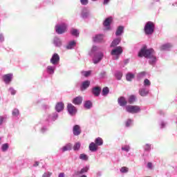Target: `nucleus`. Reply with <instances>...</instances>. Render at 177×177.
I'll return each instance as SVG.
<instances>
[{
	"label": "nucleus",
	"instance_id": "f3484780",
	"mask_svg": "<svg viewBox=\"0 0 177 177\" xmlns=\"http://www.w3.org/2000/svg\"><path fill=\"white\" fill-rule=\"evenodd\" d=\"M64 110V104L63 102H57L55 105L56 113H62Z\"/></svg>",
	"mask_w": 177,
	"mask_h": 177
},
{
	"label": "nucleus",
	"instance_id": "0e129e2a",
	"mask_svg": "<svg viewBox=\"0 0 177 177\" xmlns=\"http://www.w3.org/2000/svg\"><path fill=\"white\" fill-rule=\"evenodd\" d=\"M58 177H64V173H59Z\"/></svg>",
	"mask_w": 177,
	"mask_h": 177
},
{
	"label": "nucleus",
	"instance_id": "412c9836",
	"mask_svg": "<svg viewBox=\"0 0 177 177\" xmlns=\"http://www.w3.org/2000/svg\"><path fill=\"white\" fill-rule=\"evenodd\" d=\"M172 44L171 43H167L165 44H162L160 46V50H171V48H172Z\"/></svg>",
	"mask_w": 177,
	"mask_h": 177
},
{
	"label": "nucleus",
	"instance_id": "72a5a7b5",
	"mask_svg": "<svg viewBox=\"0 0 177 177\" xmlns=\"http://www.w3.org/2000/svg\"><path fill=\"white\" fill-rule=\"evenodd\" d=\"M122 151H125L126 153H128L131 150V146L129 145H124L122 146Z\"/></svg>",
	"mask_w": 177,
	"mask_h": 177
},
{
	"label": "nucleus",
	"instance_id": "37998d69",
	"mask_svg": "<svg viewBox=\"0 0 177 177\" xmlns=\"http://www.w3.org/2000/svg\"><path fill=\"white\" fill-rule=\"evenodd\" d=\"M110 90L109 87H104L102 89V96H107L108 93H109Z\"/></svg>",
	"mask_w": 177,
	"mask_h": 177
},
{
	"label": "nucleus",
	"instance_id": "f704fd0d",
	"mask_svg": "<svg viewBox=\"0 0 177 177\" xmlns=\"http://www.w3.org/2000/svg\"><path fill=\"white\" fill-rule=\"evenodd\" d=\"M89 16V11L86 10V9H84L82 12V17L83 19H87Z\"/></svg>",
	"mask_w": 177,
	"mask_h": 177
},
{
	"label": "nucleus",
	"instance_id": "c85d7f7f",
	"mask_svg": "<svg viewBox=\"0 0 177 177\" xmlns=\"http://www.w3.org/2000/svg\"><path fill=\"white\" fill-rule=\"evenodd\" d=\"M114 77L118 81L121 80V78H122V71H115V73H114Z\"/></svg>",
	"mask_w": 177,
	"mask_h": 177
},
{
	"label": "nucleus",
	"instance_id": "423d86ee",
	"mask_svg": "<svg viewBox=\"0 0 177 177\" xmlns=\"http://www.w3.org/2000/svg\"><path fill=\"white\" fill-rule=\"evenodd\" d=\"M125 110L127 113H130L131 114H137V113H140V106L127 105L125 106Z\"/></svg>",
	"mask_w": 177,
	"mask_h": 177
},
{
	"label": "nucleus",
	"instance_id": "f03ea898",
	"mask_svg": "<svg viewBox=\"0 0 177 177\" xmlns=\"http://www.w3.org/2000/svg\"><path fill=\"white\" fill-rule=\"evenodd\" d=\"M97 50V46H93L92 49H91V53H90V55L92 56V55H93V62L94 63V64H97V63H99L102 59H103V53H96V51Z\"/></svg>",
	"mask_w": 177,
	"mask_h": 177
},
{
	"label": "nucleus",
	"instance_id": "aec40b11",
	"mask_svg": "<svg viewBox=\"0 0 177 177\" xmlns=\"http://www.w3.org/2000/svg\"><path fill=\"white\" fill-rule=\"evenodd\" d=\"M89 85H91V82L89 80H86L82 83L80 86V89L82 91H86L89 88Z\"/></svg>",
	"mask_w": 177,
	"mask_h": 177
},
{
	"label": "nucleus",
	"instance_id": "4be33fe9",
	"mask_svg": "<svg viewBox=\"0 0 177 177\" xmlns=\"http://www.w3.org/2000/svg\"><path fill=\"white\" fill-rule=\"evenodd\" d=\"M75 45H77V42H75V41L73 40V41H68L67 45L66 46V49H68V50L74 49V47L75 46Z\"/></svg>",
	"mask_w": 177,
	"mask_h": 177
},
{
	"label": "nucleus",
	"instance_id": "473e14b6",
	"mask_svg": "<svg viewBox=\"0 0 177 177\" xmlns=\"http://www.w3.org/2000/svg\"><path fill=\"white\" fill-rule=\"evenodd\" d=\"M79 158L80 160H82V161H88V160H89V157L85 153H81L79 156Z\"/></svg>",
	"mask_w": 177,
	"mask_h": 177
},
{
	"label": "nucleus",
	"instance_id": "0eeeda50",
	"mask_svg": "<svg viewBox=\"0 0 177 177\" xmlns=\"http://www.w3.org/2000/svg\"><path fill=\"white\" fill-rule=\"evenodd\" d=\"M113 21V18L111 17L105 19L103 22V26L105 28L106 31H110L111 30V22Z\"/></svg>",
	"mask_w": 177,
	"mask_h": 177
},
{
	"label": "nucleus",
	"instance_id": "680f3d73",
	"mask_svg": "<svg viewBox=\"0 0 177 177\" xmlns=\"http://www.w3.org/2000/svg\"><path fill=\"white\" fill-rule=\"evenodd\" d=\"M159 114H160V115H165V112L164 111H159Z\"/></svg>",
	"mask_w": 177,
	"mask_h": 177
},
{
	"label": "nucleus",
	"instance_id": "a18cd8bd",
	"mask_svg": "<svg viewBox=\"0 0 177 177\" xmlns=\"http://www.w3.org/2000/svg\"><path fill=\"white\" fill-rule=\"evenodd\" d=\"M8 92H10V95H12V96H15V95H16V93H17V91L16 90H15V88H13V87H10L9 88H8Z\"/></svg>",
	"mask_w": 177,
	"mask_h": 177
},
{
	"label": "nucleus",
	"instance_id": "4d7b16f0",
	"mask_svg": "<svg viewBox=\"0 0 177 177\" xmlns=\"http://www.w3.org/2000/svg\"><path fill=\"white\" fill-rule=\"evenodd\" d=\"M5 41V37H3V34L0 33V42H3Z\"/></svg>",
	"mask_w": 177,
	"mask_h": 177
},
{
	"label": "nucleus",
	"instance_id": "f257e3e1",
	"mask_svg": "<svg viewBox=\"0 0 177 177\" xmlns=\"http://www.w3.org/2000/svg\"><path fill=\"white\" fill-rule=\"evenodd\" d=\"M138 57H146V59H149V63L151 64V66H156V63H157V57H156V52H154L153 48H142L138 53Z\"/></svg>",
	"mask_w": 177,
	"mask_h": 177
},
{
	"label": "nucleus",
	"instance_id": "b1692460",
	"mask_svg": "<svg viewBox=\"0 0 177 177\" xmlns=\"http://www.w3.org/2000/svg\"><path fill=\"white\" fill-rule=\"evenodd\" d=\"M71 149H73V145L71 143H68L62 148H61V150L63 153H64V151H68L71 150Z\"/></svg>",
	"mask_w": 177,
	"mask_h": 177
},
{
	"label": "nucleus",
	"instance_id": "c9c22d12",
	"mask_svg": "<svg viewBox=\"0 0 177 177\" xmlns=\"http://www.w3.org/2000/svg\"><path fill=\"white\" fill-rule=\"evenodd\" d=\"M80 149H81V142H77L75 143V145H73L74 151H79Z\"/></svg>",
	"mask_w": 177,
	"mask_h": 177
},
{
	"label": "nucleus",
	"instance_id": "f8f14e48",
	"mask_svg": "<svg viewBox=\"0 0 177 177\" xmlns=\"http://www.w3.org/2000/svg\"><path fill=\"white\" fill-rule=\"evenodd\" d=\"M12 80H13V73H8L3 76V81L6 84H10V82H12Z\"/></svg>",
	"mask_w": 177,
	"mask_h": 177
},
{
	"label": "nucleus",
	"instance_id": "4468645a",
	"mask_svg": "<svg viewBox=\"0 0 177 177\" xmlns=\"http://www.w3.org/2000/svg\"><path fill=\"white\" fill-rule=\"evenodd\" d=\"M149 90L147 87H142L139 89L138 93L139 95L145 97V96H147L149 95Z\"/></svg>",
	"mask_w": 177,
	"mask_h": 177
},
{
	"label": "nucleus",
	"instance_id": "393cba45",
	"mask_svg": "<svg viewBox=\"0 0 177 177\" xmlns=\"http://www.w3.org/2000/svg\"><path fill=\"white\" fill-rule=\"evenodd\" d=\"M88 149L90 151L95 152V151H97L98 147L95 142H91L88 146Z\"/></svg>",
	"mask_w": 177,
	"mask_h": 177
},
{
	"label": "nucleus",
	"instance_id": "338daca9",
	"mask_svg": "<svg viewBox=\"0 0 177 177\" xmlns=\"http://www.w3.org/2000/svg\"><path fill=\"white\" fill-rule=\"evenodd\" d=\"M97 176H102V172L99 171L97 174Z\"/></svg>",
	"mask_w": 177,
	"mask_h": 177
},
{
	"label": "nucleus",
	"instance_id": "c03bdc74",
	"mask_svg": "<svg viewBox=\"0 0 177 177\" xmlns=\"http://www.w3.org/2000/svg\"><path fill=\"white\" fill-rule=\"evenodd\" d=\"M88 171H89V167L86 166L80 171L79 174H80V175H82V174H86V172H88Z\"/></svg>",
	"mask_w": 177,
	"mask_h": 177
},
{
	"label": "nucleus",
	"instance_id": "58836bf2",
	"mask_svg": "<svg viewBox=\"0 0 177 177\" xmlns=\"http://www.w3.org/2000/svg\"><path fill=\"white\" fill-rule=\"evenodd\" d=\"M133 78H135V75H133V73H129L127 74L126 80L127 81H132Z\"/></svg>",
	"mask_w": 177,
	"mask_h": 177
},
{
	"label": "nucleus",
	"instance_id": "a211bd4d",
	"mask_svg": "<svg viewBox=\"0 0 177 177\" xmlns=\"http://www.w3.org/2000/svg\"><path fill=\"white\" fill-rule=\"evenodd\" d=\"M118 104L121 106V107H124V106H127V104H128V101H127V99L124 98V97H120L118 99Z\"/></svg>",
	"mask_w": 177,
	"mask_h": 177
},
{
	"label": "nucleus",
	"instance_id": "9b49d317",
	"mask_svg": "<svg viewBox=\"0 0 177 177\" xmlns=\"http://www.w3.org/2000/svg\"><path fill=\"white\" fill-rule=\"evenodd\" d=\"M46 74H48V75H53V74H55V71H56V66L53 65H48L46 68Z\"/></svg>",
	"mask_w": 177,
	"mask_h": 177
},
{
	"label": "nucleus",
	"instance_id": "6ab92c4d",
	"mask_svg": "<svg viewBox=\"0 0 177 177\" xmlns=\"http://www.w3.org/2000/svg\"><path fill=\"white\" fill-rule=\"evenodd\" d=\"M53 45L56 48H60V46H62V45H63V43L62 42V39H60V38H59L58 37H54Z\"/></svg>",
	"mask_w": 177,
	"mask_h": 177
},
{
	"label": "nucleus",
	"instance_id": "20e7f679",
	"mask_svg": "<svg viewBox=\"0 0 177 177\" xmlns=\"http://www.w3.org/2000/svg\"><path fill=\"white\" fill-rule=\"evenodd\" d=\"M154 23L151 21H148L146 23L145 28H144V31L146 35H151L153 32H154Z\"/></svg>",
	"mask_w": 177,
	"mask_h": 177
},
{
	"label": "nucleus",
	"instance_id": "2eb2a0df",
	"mask_svg": "<svg viewBox=\"0 0 177 177\" xmlns=\"http://www.w3.org/2000/svg\"><path fill=\"white\" fill-rule=\"evenodd\" d=\"M73 132L74 136H79V135H81V127L78 124H75L73 126Z\"/></svg>",
	"mask_w": 177,
	"mask_h": 177
},
{
	"label": "nucleus",
	"instance_id": "a19ab883",
	"mask_svg": "<svg viewBox=\"0 0 177 177\" xmlns=\"http://www.w3.org/2000/svg\"><path fill=\"white\" fill-rule=\"evenodd\" d=\"M48 131H49V129L48 128V126L43 125L41 127V129H40L41 133H46V132H48Z\"/></svg>",
	"mask_w": 177,
	"mask_h": 177
},
{
	"label": "nucleus",
	"instance_id": "09e8293b",
	"mask_svg": "<svg viewBox=\"0 0 177 177\" xmlns=\"http://www.w3.org/2000/svg\"><path fill=\"white\" fill-rule=\"evenodd\" d=\"M168 123H167V122H165V121H161L160 123H159V125H160V127L161 129H164V128H165L167 127V124Z\"/></svg>",
	"mask_w": 177,
	"mask_h": 177
},
{
	"label": "nucleus",
	"instance_id": "7ed1b4c3",
	"mask_svg": "<svg viewBox=\"0 0 177 177\" xmlns=\"http://www.w3.org/2000/svg\"><path fill=\"white\" fill-rule=\"evenodd\" d=\"M68 27V25L66 23L57 24L55 27V32L59 35L64 34L67 31Z\"/></svg>",
	"mask_w": 177,
	"mask_h": 177
},
{
	"label": "nucleus",
	"instance_id": "052dcab7",
	"mask_svg": "<svg viewBox=\"0 0 177 177\" xmlns=\"http://www.w3.org/2000/svg\"><path fill=\"white\" fill-rule=\"evenodd\" d=\"M111 0H104L103 1V5H107L108 3H110V1Z\"/></svg>",
	"mask_w": 177,
	"mask_h": 177
},
{
	"label": "nucleus",
	"instance_id": "3c124183",
	"mask_svg": "<svg viewBox=\"0 0 177 177\" xmlns=\"http://www.w3.org/2000/svg\"><path fill=\"white\" fill-rule=\"evenodd\" d=\"M136 99V97H135V95H131L129 97V103L130 104H131V103H133V102H135V100Z\"/></svg>",
	"mask_w": 177,
	"mask_h": 177
},
{
	"label": "nucleus",
	"instance_id": "79ce46f5",
	"mask_svg": "<svg viewBox=\"0 0 177 177\" xmlns=\"http://www.w3.org/2000/svg\"><path fill=\"white\" fill-rule=\"evenodd\" d=\"M81 74L83 77H89V75H91V74H92V71H82L81 72Z\"/></svg>",
	"mask_w": 177,
	"mask_h": 177
},
{
	"label": "nucleus",
	"instance_id": "603ef678",
	"mask_svg": "<svg viewBox=\"0 0 177 177\" xmlns=\"http://www.w3.org/2000/svg\"><path fill=\"white\" fill-rule=\"evenodd\" d=\"M150 85H151L150 80H149V79H145L144 80V86H150Z\"/></svg>",
	"mask_w": 177,
	"mask_h": 177
},
{
	"label": "nucleus",
	"instance_id": "6e6552de",
	"mask_svg": "<svg viewBox=\"0 0 177 177\" xmlns=\"http://www.w3.org/2000/svg\"><path fill=\"white\" fill-rule=\"evenodd\" d=\"M59 118V113L57 112L52 113L47 116L48 122H55Z\"/></svg>",
	"mask_w": 177,
	"mask_h": 177
},
{
	"label": "nucleus",
	"instance_id": "de8ad7c7",
	"mask_svg": "<svg viewBox=\"0 0 177 177\" xmlns=\"http://www.w3.org/2000/svg\"><path fill=\"white\" fill-rule=\"evenodd\" d=\"M129 169L127 167H122L121 169H120V172L122 174H127V172H129Z\"/></svg>",
	"mask_w": 177,
	"mask_h": 177
},
{
	"label": "nucleus",
	"instance_id": "6e6d98bb",
	"mask_svg": "<svg viewBox=\"0 0 177 177\" xmlns=\"http://www.w3.org/2000/svg\"><path fill=\"white\" fill-rule=\"evenodd\" d=\"M147 167L148 168V169H153V163H151V162H148L147 165Z\"/></svg>",
	"mask_w": 177,
	"mask_h": 177
},
{
	"label": "nucleus",
	"instance_id": "2f4dec72",
	"mask_svg": "<svg viewBox=\"0 0 177 177\" xmlns=\"http://www.w3.org/2000/svg\"><path fill=\"white\" fill-rule=\"evenodd\" d=\"M71 34L73 37H80V31L78 30V29L72 28L71 30Z\"/></svg>",
	"mask_w": 177,
	"mask_h": 177
},
{
	"label": "nucleus",
	"instance_id": "49530a36",
	"mask_svg": "<svg viewBox=\"0 0 177 177\" xmlns=\"http://www.w3.org/2000/svg\"><path fill=\"white\" fill-rule=\"evenodd\" d=\"M8 149H9V144L8 143L3 144L1 146L2 151H7Z\"/></svg>",
	"mask_w": 177,
	"mask_h": 177
},
{
	"label": "nucleus",
	"instance_id": "5fc2aeb1",
	"mask_svg": "<svg viewBox=\"0 0 177 177\" xmlns=\"http://www.w3.org/2000/svg\"><path fill=\"white\" fill-rule=\"evenodd\" d=\"M51 176H52V173L48 171V172L44 173L42 175V177H50Z\"/></svg>",
	"mask_w": 177,
	"mask_h": 177
},
{
	"label": "nucleus",
	"instance_id": "bb28decb",
	"mask_svg": "<svg viewBox=\"0 0 177 177\" xmlns=\"http://www.w3.org/2000/svg\"><path fill=\"white\" fill-rule=\"evenodd\" d=\"M122 34H124V26H118L115 32L116 37H120V35H122Z\"/></svg>",
	"mask_w": 177,
	"mask_h": 177
},
{
	"label": "nucleus",
	"instance_id": "69168bd1",
	"mask_svg": "<svg viewBox=\"0 0 177 177\" xmlns=\"http://www.w3.org/2000/svg\"><path fill=\"white\" fill-rule=\"evenodd\" d=\"M129 63V59H127L124 60V64H128Z\"/></svg>",
	"mask_w": 177,
	"mask_h": 177
},
{
	"label": "nucleus",
	"instance_id": "8fccbe9b",
	"mask_svg": "<svg viewBox=\"0 0 177 177\" xmlns=\"http://www.w3.org/2000/svg\"><path fill=\"white\" fill-rule=\"evenodd\" d=\"M147 74V73H146V71L140 72L138 74L137 77L140 79L143 78V77H145Z\"/></svg>",
	"mask_w": 177,
	"mask_h": 177
},
{
	"label": "nucleus",
	"instance_id": "5701e85b",
	"mask_svg": "<svg viewBox=\"0 0 177 177\" xmlns=\"http://www.w3.org/2000/svg\"><path fill=\"white\" fill-rule=\"evenodd\" d=\"M120 42H121V37L115 38L113 40L111 44V48H115L118 45H120Z\"/></svg>",
	"mask_w": 177,
	"mask_h": 177
},
{
	"label": "nucleus",
	"instance_id": "c756f323",
	"mask_svg": "<svg viewBox=\"0 0 177 177\" xmlns=\"http://www.w3.org/2000/svg\"><path fill=\"white\" fill-rule=\"evenodd\" d=\"M124 125L126 128H131L133 125V120L132 119H127L124 122Z\"/></svg>",
	"mask_w": 177,
	"mask_h": 177
},
{
	"label": "nucleus",
	"instance_id": "774afa93",
	"mask_svg": "<svg viewBox=\"0 0 177 177\" xmlns=\"http://www.w3.org/2000/svg\"><path fill=\"white\" fill-rule=\"evenodd\" d=\"M40 102H41V100H37L35 103L36 104H38V103H39Z\"/></svg>",
	"mask_w": 177,
	"mask_h": 177
},
{
	"label": "nucleus",
	"instance_id": "e2e57ef3",
	"mask_svg": "<svg viewBox=\"0 0 177 177\" xmlns=\"http://www.w3.org/2000/svg\"><path fill=\"white\" fill-rule=\"evenodd\" d=\"M38 165H39V162L38 161L35 162V164H33V167H38Z\"/></svg>",
	"mask_w": 177,
	"mask_h": 177
},
{
	"label": "nucleus",
	"instance_id": "9d476101",
	"mask_svg": "<svg viewBox=\"0 0 177 177\" xmlns=\"http://www.w3.org/2000/svg\"><path fill=\"white\" fill-rule=\"evenodd\" d=\"M67 111L70 115H75L77 114V108L73 104H68Z\"/></svg>",
	"mask_w": 177,
	"mask_h": 177
},
{
	"label": "nucleus",
	"instance_id": "39448f33",
	"mask_svg": "<svg viewBox=\"0 0 177 177\" xmlns=\"http://www.w3.org/2000/svg\"><path fill=\"white\" fill-rule=\"evenodd\" d=\"M123 52L124 50L122 49V47L117 46L111 50V56H115L114 58L115 60H118V59H120V55H122Z\"/></svg>",
	"mask_w": 177,
	"mask_h": 177
},
{
	"label": "nucleus",
	"instance_id": "7c9ffc66",
	"mask_svg": "<svg viewBox=\"0 0 177 177\" xmlns=\"http://www.w3.org/2000/svg\"><path fill=\"white\" fill-rule=\"evenodd\" d=\"M94 143L97 146H103V139H102L100 137H98L95 138Z\"/></svg>",
	"mask_w": 177,
	"mask_h": 177
},
{
	"label": "nucleus",
	"instance_id": "ea45409f",
	"mask_svg": "<svg viewBox=\"0 0 177 177\" xmlns=\"http://www.w3.org/2000/svg\"><path fill=\"white\" fill-rule=\"evenodd\" d=\"M153 145H151V144H146L145 145H144L143 149L145 151H150Z\"/></svg>",
	"mask_w": 177,
	"mask_h": 177
},
{
	"label": "nucleus",
	"instance_id": "cd10ccee",
	"mask_svg": "<svg viewBox=\"0 0 177 177\" xmlns=\"http://www.w3.org/2000/svg\"><path fill=\"white\" fill-rule=\"evenodd\" d=\"M92 106H93V104L91 100L85 101L84 103V107L86 110H89V109H92Z\"/></svg>",
	"mask_w": 177,
	"mask_h": 177
},
{
	"label": "nucleus",
	"instance_id": "bf43d9fd",
	"mask_svg": "<svg viewBox=\"0 0 177 177\" xmlns=\"http://www.w3.org/2000/svg\"><path fill=\"white\" fill-rule=\"evenodd\" d=\"M42 108L44 109V110H48L50 109V106L49 105L44 104L42 106Z\"/></svg>",
	"mask_w": 177,
	"mask_h": 177
},
{
	"label": "nucleus",
	"instance_id": "1a4fd4ad",
	"mask_svg": "<svg viewBox=\"0 0 177 177\" xmlns=\"http://www.w3.org/2000/svg\"><path fill=\"white\" fill-rule=\"evenodd\" d=\"M60 62V57L57 53H54L50 59V63L53 66H56Z\"/></svg>",
	"mask_w": 177,
	"mask_h": 177
},
{
	"label": "nucleus",
	"instance_id": "ddd939ff",
	"mask_svg": "<svg viewBox=\"0 0 177 177\" xmlns=\"http://www.w3.org/2000/svg\"><path fill=\"white\" fill-rule=\"evenodd\" d=\"M91 92L94 96L97 97L100 95V93L102 92V88L100 86L93 87Z\"/></svg>",
	"mask_w": 177,
	"mask_h": 177
},
{
	"label": "nucleus",
	"instance_id": "13d9d810",
	"mask_svg": "<svg viewBox=\"0 0 177 177\" xmlns=\"http://www.w3.org/2000/svg\"><path fill=\"white\" fill-rule=\"evenodd\" d=\"M80 3L82 5L86 6V4L88 3V0H80Z\"/></svg>",
	"mask_w": 177,
	"mask_h": 177
},
{
	"label": "nucleus",
	"instance_id": "a878e982",
	"mask_svg": "<svg viewBox=\"0 0 177 177\" xmlns=\"http://www.w3.org/2000/svg\"><path fill=\"white\" fill-rule=\"evenodd\" d=\"M82 100H83L82 97L77 96L73 99V104L80 105L81 104V103H82Z\"/></svg>",
	"mask_w": 177,
	"mask_h": 177
},
{
	"label": "nucleus",
	"instance_id": "dca6fc26",
	"mask_svg": "<svg viewBox=\"0 0 177 177\" xmlns=\"http://www.w3.org/2000/svg\"><path fill=\"white\" fill-rule=\"evenodd\" d=\"M94 42H104V35L98 34L93 37Z\"/></svg>",
	"mask_w": 177,
	"mask_h": 177
},
{
	"label": "nucleus",
	"instance_id": "864d4df0",
	"mask_svg": "<svg viewBox=\"0 0 177 177\" xmlns=\"http://www.w3.org/2000/svg\"><path fill=\"white\" fill-rule=\"evenodd\" d=\"M100 78L103 79V78H106V71H102L99 75Z\"/></svg>",
	"mask_w": 177,
	"mask_h": 177
},
{
	"label": "nucleus",
	"instance_id": "4c0bfd02",
	"mask_svg": "<svg viewBox=\"0 0 177 177\" xmlns=\"http://www.w3.org/2000/svg\"><path fill=\"white\" fill-rule=\"evenodd\" d=\"M7 118L5 115H0V127H2L6 122Z\"/></svg>",
	"mask_w": 177,
	"mask_h": 177
},
{
	"label": "nucleus",
	"instance_id": "e433bc0d",
	"mask_svg": "<svg viewBox=\"0 0 177 177\" xmlns=\"http://www.w3.org/2000/svg\"><path fill=\"white\" fill-rule=\"evenodd\" d=\"M12 117L17 118L20 115V111L17 109H14L12 112Z\"/></svg>",
	"mask_w": 177,
	"mask_h": 177
}]
</instances>
